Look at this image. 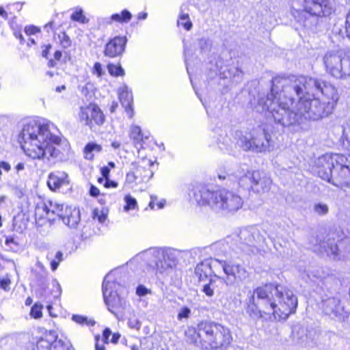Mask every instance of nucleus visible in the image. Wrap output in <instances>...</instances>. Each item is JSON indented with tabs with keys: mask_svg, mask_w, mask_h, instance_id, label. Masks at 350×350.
<instances>
[{
	"mask_svg": "<svg viewBox=\"0 0 350 350\" xmlns=\"http://www.w3.org/2000/svg\"><path fill=\"white\" fill-rule=\"evenodd\" d=\"M313 211L318 215H325L329 211V207L326 204L324 203H314L313 206Z\"/></svg>",
	"mask_w": 350,
	"mask_h": 350,
	"instance_id": "nucleus-35",
	"label": "nucleus"
},
{
	"mask_svg": "<svg viewBox=\"0 0 350 350\" xmlns=\"http://www.w3.org/2000/svg\"><path fill=\"white\" fill-rule=\"evenodd\" d=\"M96 345H95V349L96 350H105L104 341L102 342V343H100L99 342V336H96Z\"/></svg>",
	"mask_w": 350,
	"mask_h": 350,
	"instance_id": "nucleus-58",
	"label": "nucleus"
},
{
	"mask_svg": "<svg viewBox=\"0 0 350 350\" xmlns=\"http://www.w3.org/2000/svg\"><path fill=\"white\" fill-rule=\"evenodd\" d=\"M177 23L178 26H182L187 31L190 30L192 27V23L188 14H180Z\"/></svg>",
	"mask_w": 350,
	"mask_h": 350,
	"instance_id": "nucleus-33",
	"label": "nucleus"
},
{
	"mask_svg": "<svg viewBox=\"0 0 350 350\" xmlns=\"http://www.w3.org/2000/svg\"><path fill=\"white\" fill-rule=\"evenodd\" d=\"M343 136L350 142V126L343 130ZM312 172L321 179L338 187H350V155L325 154L314 161Z\"/></svg>",
	"mask_w": 350,
	"mask_h": 350,
	"instance_id": "nucleus-4",
	"label": "nucleus"
},
{
	"mask_svg": "<svg viewBox=\"0 0 350 350\" xmlns=\"http://www.w3.org/2000/svg\"><path fill=\"white\" fill-rule=\"evenodd\" d=\"M119 99L123 107L130 118H132L134 114L133 105L132 92L129 91L127 86L124 85L119 90Z\"/></svg>",
	"mask_w": 350,
	"mask_h": 350,
	"instance_id": "nucleus-23",
	"label": "nucleus"
},
{
	"mask_svg": "<svg viewBox=\"0 0 350 350\" xmlns=\"http://www.w3.org/2000/svg\"><path fill=\"white\" fill-rule=\"evenodd\" d=\"M146 260L150 261L151 263H150V265L153 267V269L155 270L156 275H167L168 274L174 267H175L174 265L172 264L167 263V262L162 260L159 259L157 258H150L148 259H146Z\"/></svg>",
	"mask_w": 350,
	"mask_h": 350,
	"instance_id": "nucleus-24",
	"label": "nucleus"
},
{
	"mask_svg": "<svg viewBox=\"0 0 350 350\" xmlns=\"http://www.w3.org/2000/svg\"><path fill=\"white\" fill-rule=\"evenodd\" d=\"M107 68L109 72L112 76L120 77L124 75V70L120 66L110 64L108 65Z\"/></svg>",
	"mask_w": 350,
	"mask_h": 350,
	"instance_id": "nucleus-37",
	"label": "nucleus"
},
{
	"mask_svg": "<svg viewBox=\"0 0 350 350\" xmlns=\"http://www.w3.org/2000/svg\"><path fill=\"white\" fill-rule=\"evenodd\" d=\"M216 65L221 79H229L232 84H237L242 81L243 72L237 65L228 64L222 66L219 61Z\"/></svg>",
	"mask_w": 350,
	"mask_h": 350,
	"instance_id": "nucleus-19",
	"label": "nucleus"
},
{
	"mask_svg": "<svg viewBox=\"0 0 350 350\" xmlns=\"http://www.w3.org/2000/svg\"><path fill=\"white\" fill-rule=\"evenodd\" d=\"M323 64L326 71L336 79L350 76V57L342 50L327 51Z\"/></svg>",
	"mask_w": 350,
	"mask_h": 350,
	"instance_id": "nucleus-12",
	"label": "nucleus"
},
{
	"mask_svg": "<svg viewBox=\"0 0 350 350\" xmlns=\"http://www.w3.org/2000/svg\"><path fill=\"white\" fill-rule=\"evenodd\" d=\"M43 308L42 305L35 304L31 309L30 315L34 319H40L42 316V310Z\"/></svg>",
	"mask_w": 350,
	"mask_h": 350,
	"instance_id": "nucleus-42",
	"label": "nucleus"
},
{
	"mask_svg": "<svg viewBox=\"0 0 350 350\" xmlns=\"http://www.w3.org/2000/svg\"><path fill=\"white\" fill-rule=\"evenodd\" d=\"M35 273L38 281L40 284H44L48 275V271L41 262H38L36 264Z\"/></svg>",
	"mask_w": 350,
	"mask_h": 350,
	"instance_id": "nucleus-32",
	"label": "nucleus"
},
{
	"mask_svg": "<svg viewBox=\"0 0 350 350\" xmlns=\"http://www.w3.org/2000/svg\"><path fill=\"white\" fill-rule=\"evenodd\" d=\"M345 33L346 36L350 39V10L349 11L345 21Z\"/></svg>",
	"mask_w": 350,
	"mask_h": 350,
	"instance_id": "nucleus-51",
	"label": "nucleus"
},
{
	"mask_svg": "<svg viewBox=\"0 0 350 350\" xmlns=\"http://www.w3.org/2000/svg\"><path fill=\"white\" fill-rule=\"evenodd\" d=\"M297 303V297L291 289L269 284L254 290L246 300L245 312L255 321L263 318L264 314H272L275 320H286L295 312Z\"/></svg>",
	"mask_w": 350,
	"mask_h": 350,
	"instance_id": "nucleus-2",
	"label": "nucleus"
},
{
	"mask_svg": "<svg viewBox=\"0 0 350 350\" xmlns=\"http://www.w3.org/2000/svg\"><path fill=\"white\" fill-rule=\"evenodd\" d=\"M111 335V332L109 328H106L103 333L102 341L108 343L109 342V336Z\"/></svg>",
	"mask_w": 350,
	"mask_h": 350,
	"instance_id": "nucleus-54",
	"label": "nucleus"
},
{
	"mask_svg": "<svg viewBox=\"0 0 350 350\" xmlns=\"http://www.w3.org/2000/svg\"><path fill=\"white\" fill-rule=\"evenodd\" d=\"M126 42V36H116L110 39L105 44V55L111 58L122 55L125 51Z\"/></svg>",
	"mask_w": 350,
	"mask_h": 350,
	"instance_id": "nucleus-20",
	"label": "nucleus"
},
{
	"mask_svg": "<svg viewBox=\"0 0 350 350\" xmlns=\"http://www.w3.org/2000/svg\"><path fill=\"white\" fill-rule=\"evenodd\" d=\"M327 3V0H304V9L293 12L295 19L303 27L310 28L317 24L318 17L331 14Z\"/></svg>",
	"mask_w": 350,
	"mask_h": 350,
	"instance_id": "nucleus-11",
	"label": "nucleus"
},
{
	"mask_svg": "<svg viewBox=\"0 0 350 350\" xmlns=\"http://www.w3.org/2000/svg\"><path fill=\"white\" fill-rule=\"evenodd\" d=\"M116 274V271H111L105 275L102 291L109 311L120 319L122 317L123 311L129 306V304L126 300L128 290L125 286L117 281Z\"/></svg>",
	"mask_w": 350,
	"mask_h": 350,
	"instance_id": "nucleus-8",
	"label": "nucleus"
},
{
	"mask_svg": "<svg viewBox=\"0 0 350 350\" xmlns=\"http://www.w3.org/2000/svg\"><path fill=\"white\" fill-rule=\"evenodd\" d=\"M63 260V253L60 251L56 252L55 258L51 261V267L53 271H55L59 263Z\"/></svg>",
	"mask_w": 350,
	"mask_h": 350,
	"instance_id": "nucleus-43",
	"label": "nucleus"
},
{
	"mask_svg": "<svg viewBox=\"0 0 350 350\" xmlns=\"http://www.w3.org/2000/svg\"><path fill=\"white\" fill-rule=\"evenodd\" d=\"M147 293H148L147 288L142 285H139V286H137V288L136 289V293L139 296H144L147 294Z\"/></svg>",
	"mask_w": 350,
	"mask_h": 350,
	"instance_id": "nucleus-55",
	"label": "nucleus"
},
{
	"mask_svg": "<svg viewBox=\"0 0 350 350\" xmlns=\"http://www.w3.org/2000/svg\"><path fill=\"white\" fill-rule=\"evenodd\" d=\"M218 178L225 180V184L229 187L235 180L240 187L256 193L268 191L271 183L269 178L262 177L259 171L250 170L245 164L240 165L233 174H219Z\"/></svg>",
	"mask_w": 350,
	"mask_h": 350,
	"instance_id": "nucleus-9",
	"label": "nucleus"
},
{
	"mask_svg": "<svg viewBox=\"0 0 350 350\" xmlns=\"http://www.w3.org/2000/svg\"><path fill=\"white\" fill-rule=\"evenodd\" d=\"M64 205L51 200L40 201L37 203L35 211V221L38 226H42L47 222L60 219L65 212Z\"/></svg>",
	"mask_w": 350,
	"mask_h": 350,
	"instance_id": "nucleus-13",
	"label": "nucleus"
},
{
	"mask_svg": "<svg viewBox=\"0 0 350 350\" xmlns=\"http://www.w3.org/2000/svg\"><path fill=\"white\" fill-rule=\"evenodd\" d=\"M64 211L60 219L68 227L73 228H77L81 220L79 210L76 208H72L66 206Z\"/></svg>",
	"mask_w": 350,
	"mask_h": 350,
	"instance_id": "nucleus-22",
	"label": "nucleus"
},
{
	"mask_svg": "<svg viewBox=\"0 0 350 350\" xmlns=\"http://www.w3.org/2000/svg\"><path fill=\"white\" fill-rule=\"evenodd\" d=\"M211 273V265L208 262H202L197 265L195 274L200 281L206 280Z\"/></svg>",
	"mask_w": 350,
	"mask_h": 350,
	"instance_id": "nucleus-26",
	"label": "nucleus"
},
{
	"mask_svg": "<svg viewBox=\"0 0 350 350\" xmlns=\"http://www.w3.org/2000/svg\"><path fill=\"white\" fill-rule=\"evenodd\" d=\"M93 73L96 74L98 77H101L103 75L102 65L99 62H96L93 67Z\"/></svg>",
	"mask_w": 350,
	"mask_h": 350,
	"instance_id": "nucleus-49",
	"label": "nucleus"
},
{
	"mask_svg": "<svg viewBox=\"0 0 350 350\" xmlns=\"http://www.w3.org/2000/svg\"><path fill=\"white\" fill-rule=\"evenodd\" d=\"M99 193H100L99 189L96 187L93 186V185L91 186L90 189V194L92 196L96 197L99 195Z\"/></svg>",
	"mask_w": 350,
	"mask_h": 350,
	"instance_id": "nucleus-61",
	"label": "nucleus"
},
{
	"mask_svg": "<svg viewBox=\"0 0 350 350\" xmlns=\"http://www.w3.org/2000/svg\"><path fill=\"white\" fill-rule=\"evenodd\" d=\"M213 266L219 265L226 275L224 282L227 285H234L245 280L249 275L245 267L235 259L212 260Z\"/></svg>",
	"mask_w": 350,
	"mask_h": 350,
	"instance_id": "nucleus-14",
	"label": "nucleus"
},
{
	"mask_svg": "<svg viewBox=\"0 0 350 350\" xmlns=\"http://www.w3.org/2000/svg\"><path fill=\"white\" fill-rule=\"evenodd\" d=\"M202 291L208 297L214 295V290L208 284L204 285Z\"/></svg>",
	"mask_w": 350,
	"mask_h": 350,
	"instance_id": "nucleus-53",
	"label": "nucleus"
},
{
	"mask_svg": "<svg viewBox=\"0 0 350 350\" xmlns=\"http://www.w3.org/2000/svg\"><path fill=\"white\" fill-rule=\"evenodd\" d=\"M138 175H140L139 173L135 172L132 167V170L126 175V183L128 184L139 183L137 178Z\"/></svg>",
	"mask_w": 350,
	"mask_h": 350,
	"instance_id": "nucleus-40",
	"label": "nucleus"
},
{
	"mask_svg": "<svg viewBox=\"0 0 350 350\" xmlns=\"http://www.w3.org/2000/svg\"><path fill=\"white\" fill-rule=\"evenodd\" d=\"M321 308L325 314L332 319H344L347 317L344 306L341 305L340 299L336 297H329L323 299Z\"/></svg>",
	"mask_w": 350,
	"mask_h": 350,
	"instance_id": "nucleus-16",
	"label": "nucleus"
},
{
	"mask_svg": "<svg viewBox=\"0 0 350 350\" xmlns=\"http://www.w3.org/2000/svg\"><path fill=\"white\" fill-rule=\"evenodd\" d=\"M5 243V245L9 246H10L12 244H13L15 246L17 245V243L15 241L14 238L12 237H6Z\"/></svg>",
	"mask_w": 350,
	"mask_h": 350,
	"instance_id": "nucleus-62",
	"label": "nucleus"
},
{
	"mask_svg": "<svg viewBox=\"0 0 350 350\" xmlns=\"http://www.w3.org/2000/svg\"><path fill=\"white\" fill-rule=\"evenodd\" d=\"M190 197L199 206H208L216 213H234L243 204L242 198L237 192L225 188L212 191L207 186H196Z\"/></svg>",
	"mask_w": 350,
	"mask_h": 350,
	"instance_id": "nucleus-5",
	"label": "nucleus"
},
{
	"mask_svg": "<svg viewBox=\"0 0 350 350\" xmlns=\"http://www.w3.org/2000/svg\"><path fill=\"white\" fill-rule=\"evenodd\" d=\"M51 45L50 44L44 45L42 46V57L47 58L48 54L49 53V51L51 49Z\"/></svg>",
	"mask_w": 350,
	"mask_h": 350,
	"instance_id": "nucleus-56",
	"label": "nucleus"
},
{
	"mask_svg": "<svg viewBox=\"0 0 350 350\" xmlns=\"http://www.w3.org/2000/svg\"><path fill=\"white\" fill-rule=\"evenodd\" d=\"M265 241L259 230L254 226L243 228L238 234L227 237L212 245L213 250L218 253L227 254L231 250L237 253L243 252L250 254L254 248Z\"/></svg>",
	"mask_w": 350,
	"mask_h": 350,
	"instance_id": "nucleus-7",
	"label": "nucleus"
},
{
	"mask_svg": "<svg viewBox=\"0 0 350 350\" xmlns=\"http://www.w3.org/2000/svg\"><path fill=\"white\" fill-rule=\"evenodd\" d=\"M120 337V335L118 333H114L112 335V337H111V338L110 340V342H112V343L116 344V343L118 342Z\"/></svg>",
	"mask_w": 350,
	"mask_h": 350,
	"instance_id": "nucleus-64",
	"label": "nucleus"
},
{
	"mask_svg": "<svg viewBox=\"0 0 350 350\" xmlns=\"http://www.w3.org/2000/svg\"><path fill=\"white\" fill-rule=\"evenodd\" d=\"M118 186V183L115 181L111 180L109 178L105 179V187L107 188L113 187L116 188Z\"/></svg>",
	"mask_w": 350,
	"mask_h": 350,
	"instance_id": "nucleus-59",
	"label": "nucleus"
},
{
	"mask_svg": "<svg viewBox=\"0 0 350 350\" xmlns=\"http://www.w3.org/2000/svg\"><path fill=\"white\" fill-rule=\"evenodd\" d=\"M130 138L133 139L136 148H142V142L143 141V135L139 126H132L129 134Z\"/></svg>",
	"mask_w": 350,
	"mask_h": 350,
	"instance_id": "nucleus-27",
	"label": "nucleus"
},
{
	"mask_svg": "<svg viewBox=\"0 0 350 350\" xmlns=\"http://www.w3.org/2000/svg\"><path fill=\"white\" fill-rule=\"evenodd\" d=\"M53 126L36 120H29L24 124L19 138L21 148L27 157L50 163L63 159L64 154L59 148L62 139L52 134L51 126Z\"/></svg>",
	"mask_w": 350,
	"mask_h": 350,
	"instance_id": "nucleus-3",
	"label": "nucleus"
},
{
	"mask_svg": "<svg viewBox=\"0 0 350 350\" xmlns=\"http://www.w3.org/2000/svg\"><path fill=\"white\" fill-rule=\"evenodd\" d=\"M224 280V278H220V277H218V276H217V275H215L213 278H211V279L209 280V282H208V284L210 286H211V288H212L213 290H215V287H216V286H217V285H216V283H217V282H219L221 283V282H223V280Z\"/></svg>",
	"mask_w": 350,
	"mask_h": 350,
	"instance_id": "nucleus-50",
	"label": "nucleus"
},
{
	"mask_svg": "<svg viewBox=\"0 0 350 350\" xmlns=\"http://www.w3.org/2000/svg\"><path fill=\"white\" fill-rule=\"evenodd\" d=\"M124 201L126 202L125 206H124V210L125 211H129L130 210H133L137 207V201L130 195H126L124 197Z\"/></svg>",
	"mask_w": 350,
	"mask_h": 350,
	"instance_id": "nucleus-39",
	"label": "nucleus"
},
{
	"mask_svg": "<svg viewBox=\"0 0 350 350\" xmlns=\"http://www.w3.org/2000/svg\"><path fill=\"white\" fill-rule=\"evenodd\" d=\"M185 337L188 343L204 349L226 347L232 340L228 327L211 321H202L196 328H188Z\"/></svg>",
	"mask_w": 350,
	"mask_h": 350,
	"instance_id": "nucleus-6",
	"label": "nucleus"
},
{
	"mask_svg": "<svg viewBox=\"0 0 350 350\" xmlns=\"http://www.w3.org/2000/svg\"><path fill=\"white\" fill-rule=\"evenodd\" d=\"M71 20L74 21L79 22L82 24H86L89 22V19L83 15V10L81 9L73 12L70 16Z\"/></svg>",
	"mask_w": 350,
	"mask_h": 350,
	"instance_id": "nucleus-36",
	"label": "nucleus"
},
{
	"mask_svg": "<svg viewBox=\"0 0 350 350\" xmlns=\"http://www.w3.org/2000/svg\"><path fill=\"white\" fill-rule=\"evenodd\" d=\"M153 165L151 160L146 159L131 163L135 172H137L140 174L137 176L139 183H146L152 177L153 172L150 168Z\"/></svg>",
	"mask_w": 350,
	"mask_h": 350,
	"instance_id": "nucleus-21",
	"label": "nucleus"
},
{
	"mask_svg": "<svg viewBox=\"0 0 350 350\" xmlns=\"http://www.w3.org/2000/svg\"><path fill=\"white\" fill-rule=\"evenodd\" d=\"M100 172H101L103 177L105 179L109 178V173H110V170H109V167L104 166V167H101Z\"/></svg>",
	"mask_w": 350,
	"mask_h": 350,
	"instance_id": "nucleus-57",
	"label": "nucleus"
},
{
	"mask_svg": "<svg viewBox=\"0 0 350 350\" xmlns=\"http://www.w3.org/2000/svg\"><path fill=\"white\" fill-rule=\"evenodd\" d=\"M339 100L337 89L321 79L304 75L272 79L270 93L259 94L254 110L271 115L282 127L305 119L318 120L332 113Z\"/></svg>",
	"mask_w": 350,
	"mask_h": 350,
	"instance_id": "nucleus-1",
	"label": "nucleus"
},
{
	"mask_svg": "<svg viewBox=\"0 0 350 350\" xmlns=\"http://www.w3.org/2000/svg\"><path fill=\"white\" fill-rule=\"evenodd\" d=\"M79 118L81 122L90 126H92L94 124L101 125L105 121V116L100 108L92 104L80 107Z\"/></svg>",
	"mask_w": 350,
	"mask_h": 350,
	"instance_id": "nucleus-15",
	"label": "nucleus"
},
{
	"mask_svg": "<svg viewBox=\"0 0 350 350\" xmlns=\"http://www.w3.org/2000/svg\"><path fill=\"white\" fill-rule=\"evenodd\" d=\"M52 284H53V287L56 288V290L55 291V294L54 295V296L59 297L61 295V292H62L60 284L58 283V282L56 280H53Z\"/></svg>",
	"mask_w": 350,
	"mask_h": 350,
	"instance_id": "nucleus-52",
	"label": "nucleus"
},
{
	"mask_svg": "<svg viewBox=\"0 0 350 350\" xmlns=\"http://www.w3.org/2000/svg\"><path fill=\"white\" fill-rule=\"evenodd\" d=\"M0 169L8 172L11 170V165L5 161H0Z\"/></svg>",
	"mask_w": 350,
	"mask_h": 350,
	"instance_id": "nucleus-60",
	"label": "nucleus"
},
{
	"mask_svg": "<svg viewBox=\"0 0 350 350\" xmlns=\"http://www.w3.org/2000/svg\"><path fill=\"white\" fill-rule=\"evenodd\" d=\"M11 281L9 278H0V287L5 291H10Z\"/></svg>",
	"mask_w": 350,
	"mask_h": 350,
	"instance_id": "nucleus-48",
	"label": "nucleus"
},
{
	"mask_svg": "<svg viewBox=\"0 0 350 350\" xmlns=\"http://www.w3.org/2000/svg\"><path fill=\"white\" fill-rule=\"evenodd\" d=\"M234 138L237 146L244 151L265 152L271 151L273 146L271 135L265 126H258L250 132L237 131Z\"/></svg>",
	"mask_w": 350,
	"mask_h": 350,
	"instance_id": "nucleus-10",
	"label": "nucleus"
},
{
	"mask_svg": "<svg viewBox=\"0 0 350 350\" xmlns=\"http://www.w3.org/2000/svg\"><path fill=\"white\" fill-rule=\"evenodd\" d=\"M215 133L218 135L217 137V144L219 148L224 151H229L231 149V139L228 136L226 131L217 129Z\"/></svg>",
	"mask_w": 350,
	"mask_h": 350,
	"instance_id": "nucleus-25",
	"label": "nucleus"
},
{
	"mask_svg": "<svg viewBox=\"0 0 350 350\" xmlns=\"http://www.w3.org/2000/svg\"><path fill=\"white\" fill-rule=\"evenodd\" d=\"M40 29L34 25L26 26L25 28V32L27 35H33L40 32Z\"/></svg>",
	"mask_w": 350,
	"mask_h": 350,
	"instance_id": "nucleus-47",
	"label": "nucleus"
},
{
	"mask_svg": "<svg viewBox=\"0 0 350 350\" xmlns=\"http://www.w3.org/2000/svg\"><path fill=\"white\" fill-rule=\"evenodd\" d=\"M144 259L150 258H157L162 259L167 263H170L176 267L177 262V252L176 250L170 248H150L142 252Z\"/></svg>",
	"mask_w": 350,
	"mask_h": 350,
	"instance_id": "nucleus-17",
	"label": "nucleus"
},
{
	"mask_svg": "<svg viewBox=\"0 0 350 350\" xmlns=\"http://www.w3.org/2000/svg\"><path fill=\"white\" fill-rule=\"evenodd\" d=\"M47 185L49 189L54 191H59L61 189H69L70 181L68 175L64 171H54L49 174Z\"/></svg>",
	"mask_w": 350,
	"mask_h": 350,
	"instance_id": "nucleus-18",
	"label": "nucleus"
},
{
	"mask_svg": "<svg viewBox=\"0 0 350 350\" xmlns=\"http://www.w3.org/2000/svg\"><path fill=\"white\" fill-rule=\"evenodd\" d=\"M106 215L103 213H100L98 210L95 209L94 210L92 213V218L94 220L97 219L98 221L100 224H103L106 220Z\"/></svg>",
	"mask_w": 350,
	"mask_h": 350,
	"instance_id": "nucleus-45",
	"label": "nucleus"
},
{
	"mask_svg": "<svg viewBox=\"0 0 350 350\" xmlns=\"http://www.w3.org/2000/svg\"><path fill=\"white\" fill-rule=\"evenodd\" d=\"M102 150V146L96 143H88L84 148L83 152L86 159L92 160L94 158V153L100 152Z\"/></svg>",
	"mask_w": 350,
	"mask_h": 350,
	"instance_id": "nucleus-29",
	"label": "nucleus"
},
{
	"mask_svg": "<svg viewBox=\"0 0 350 350\" xmlns=\"http://www.w3.org/2000/svg\"><path fill=\"white\" fill-rule=\"evenodd\" d=\"M190 314H191V310L189 308H187V307L181 308L178 314L177 319L179 321L182 320L183 319H187V318H189Z\"/></svg>",
	"mask_w": 350,
	"mask_h": 350,
	"instance_id": "nucleus-44",
	"label": "nucleus"
},
{
	"mask_svg": "<svg viewBox=\"0 0 350 350\" xmlns=\"http://www.w3.org/2000/svg\"><path fill=\"white\" fill-rule=\"evenodd\" d=\"M29 350H57L55 347L52 348V343L43 338L39 339L36 345H31Z\"/></svg>",
	"mask_w": 350,
	"mask_h": 350,
	"instance_id": "nucleus-30",
	"label": "nucleus"
},
{
	"mask_svg": "<svg viewBox=\"0 0 350 350\" xmlns=\"http://www.w3.org/2000/svg\"><path fill=\"white\" fill-rule=\"evenodd\" d=\"M132 18L131 13L127 10H123L120 13H116L112 14V19L113 22L119 23H127Z\"/></svg>",
	"mask_w": 350,
	"mask_h": 350,
	"instance_id": "nucleus-31",
	"label": "nucleus"
},
{
	"mask_svg": "<svg viewBox=\"0 0 350 350\" xmlns=\"http://www.w3.org/2000/svg\"><path fill=\"white\" fill-rule=\"evenodd\" d=\"M113 22L112 15L109 17H101L98 18V24L100 27L111 25Z\"/></svg>",
	"mask_w": 350,
	"mask_h": 350,
	"instance_id": "nucleus-46",
	"label": "nucleus"
},
{
	"mask_svg": "<svg viewBox=\"0 0 350 350\" xmlns=\"http://www.w3.org/2000/svg\"><path fill=\"white\" fill-rule=\"evenodd\" d=\"M60 46L64 49H68L71 46L72 41L69 36L64 32H60L57 36Z\"/></svg>",
	"mask_w": 350,
	"mask_h": 350,
	"instance_id": "nucleus-34",
	"label": "nucleus"
},
{
	"mask_svg": "<svg viewBox=\"0 0 350 350\" xmlns=\"http://www.w3.org/2000/svg\"><path fill=\"white\" fill-rule=\"evenodd\" d=\"M157 197L154 196H150V202L149 203V206L153 209L154 208L155 204H157Z\"/></svg>",
	"mask_w": 350,
	"mask_h": 350,
	"instance_id": "nucleus-63",
	"label": "nucleus"
},
{
	"mask_svg": "<svg viewBox=\"0 0 350 350\" xmlns=\"http://www.w3.org/2000/svg\"><path fill=\"white\" fill-rule=\"evenodd\" d=\"M127 324L131 329L136 330H139L142 326L141 321L135 317V314L129 318Z\"/></svg>",
	"mask_w": 350,
	"mask_h": 350,
	"instance_id": "nucleus-41",
	"label": "nucleus"
},
{
	"mask_svg": "<svg viewBox=\"0 0 350 350\" xmlns=\"http://www.w3.org/2000/svg\"><path fill=\"white\" fill-rule=\"evenodd\" d=\"M72 321H74L75 323L83 325H93L94 324V321L88 319L86 317L79 315V314H74L72 317Z\"/></svg>",
	"mask_w": 350,
	"mask_h": 350,
	"instance_id": "nucleus-38",
	"label": "nucleus"
},
{
	"mask_svg": "<svg viewBox=\"0 0 350 350\" xmlns=\"http://www.w3.org/2000/svg\"><path fill=\"white\" fill-rule=\"evenodd\" d=\"M320 252H324L328 256H336L338 254V247L337 244L335 243L334 241L328 239L327 242H323L322 244L320 245Z\"/></svg>",
	"mask_w": 350,
	"mask_h": 350,
	"instance_id": "nucleus-28",
	"label": "nucleus"
}]
</instances>
